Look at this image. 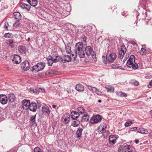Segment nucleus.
<instances>
[{"label": "nucleus", "mask_w": 152, "mask_h": 152, "mask_svg": "<svg viewBox=\"0 0 152 152\" xmlns=\"http://www.w3.org/2000/svg\"><path fill=\"white\" fill-rule=\"evenodd\" d=\"M26 49L24 47L22 46H19L18 48V51L20 53H25Z\"/></svg>", "instance_id": "f704fd0d"}, {"label": "nucleus", "mask_w": 152, "mask_h": 152, "mask_svg": "<svg viewBox=\"0 0 152 152\" xmlns=\"http://www.w3.org/2000/svg\"><path fill=\"white\" fill-rule=\"evenodd\" d=\"M42 111L45 115H48L50 114V111L47 106L42 107Z\"/></svg>", "instance_id": "5701e85b"}, {"label": "nucleus", "mask_w": 152, "mask_h": 152, "mask_svg": "<svg viewBox=\"0 0 152 152\" xmlns=\"http://www.w3.org/2000/svg\"><path fill=\"white\" fill-rule=\"evenodd\" d=\"M47 60L48 61V64L49 66H52L53 63L54 62V61L52 59L51 56H49L47 58Z\"/></svg>", "instance_id": "473e14b6"}, {"label": "nucleus", "mask_w": 152, "mask_h": 152, "mask_svg": "<svg viewBox=\"0 0 152 152\" xmlns=\"http://www.w3.org/2000/svg\"><path fill=\"white\" fill-rule=\"evenodd\" d=\"M58 152H64L63 151H58Z\"/></svg>", "instance_id": "338daca9"}, {"label": "nucleus", "mask_w": 152, "mask_h": 152, "mask_svg": "<svg viewBox=\"0 0 152 152\" xmlns=\"http://www.w3.org/2000/svg\"><path fill=\"white\" fill-rule=\"evenodd\" d=\"M85 52L86 55L88 56H90L94 51L93 49L90 46H88L86 47L85 49Z\"/></svg>", "instance_id": "4468645a"}, {"label": "nucleus", "mask_w": 152, "mask_h": 152, "mask_svg": "<svg viewBox=\"0 0 152 152\" xmlns=\"http://www.w3.org/2000/svg\"><path fill=\"white\" fill-rule=\"evenodd\" d=\"M130 146L129 145L128 147L127 148H126V149H127L125 151H124V150L123 151V152H133V150L130 149Z\"/></svg>", "instance_id": "58836bf2"}, {"label": "nucleus", "mask_w": 152, "mask_h": 152, "mask_svg": "<svg viewBox=\"0 0 152 152\" xmlns=\"http://www.w3.org/2000/svg\"><path fill=\"white\" fill-rule=\"evenodd\" d=\"M107 128L106 125L104 123L101 124L98 128L99 132L100 133H104L106 132Z\"/></svg>", "instance_id": "9b49d317"}, {"label": "nucleus", "mask_w": 152, "mask_h": 152, "mask_svg": "<svg viewBox=\"0 0 152 152\" xmlns=\"http://www.w3.org/2000/svg\"><path fill=\"white\" fill-rule=\"evenodd\" d=\"M21 67L24 71H26L30 69V64L27 61H26L22 63Z\"/></svg>", "instance_id": "1a4fd4ad"}, {"label": "nucleus", "mask_w": 152, "mask_h": 152, "mask_svg": "<svg viewBox=\"0 0 152 152\" xmlns=\"http://www.w3.org/2000/svg\"><path fill=\"white\" fill-rule=\"evenodd\" d=\"M83 45L82 42H79L76 43L75 45V51L80 58H83L85 57V53L83 49Z\"/></svg>", "instance_id": "f257e3e1"}, {"label": "nucleus", "mask_w": 152, "mask_h": 152, "mask_svg": "<svg viewBox=\"0 0 152 152\" xmlns=\"http://www.w3.org/2000/svg\"><path fill=\"white\" fill-rule=\"evenodd\" d=\"M94 88L95 91H96V92H99V91L95 88Z\"/></svg>", "instance_id": "680f3d73"}, {"label": "nucleus", "mask_w": 152, "mask_h": 152, "mask_svg": "<svg viewBox=\"0 0 152 152\" xmlns=\"http://www.w3.org/2000/svg\"><path fill=\"white\" fill-rule=\"evenodd\" d=\"M102 102L101 101V100L100 99H99L98 100V102H99V103H100L101 102Z\"/></svg>", "instance_id": "e2e57ef3"}, {"label": "nucleus", "mask_w": 152, "mask_h": 152, "mask_svg": "<svg viewBox=\"0 0 152 152\" xmlns=\"http://www.w3.org/2000/svg\"><path fill=\"white\" fill-rule=\"evenodd\" d=\"M55 72L54 70H50L48 72V73L50 75H54V74H55Z\"/></svg>", "instance_id": "09e8293b"}, {"label": "nucleus", "mask_w": 152, "mask_h": 152, "mask_svg": "<svg viewBox=\"0 0 152 152\" xmlns=\"http://www.w3.org/2000/svg\"><path fill=\"white\" fill-rule=\"evenodd\" d=\"M71 60V57L68 55H65L63 58V60L64 61V62H69Z\"/></svg>", "instance_id": "cd10ccee"}, {"label": "nucleus", "mask_w": 152, "mask_h": 152, "mask_svg": "<svg viewBox=\"0 0 152 152\" xmlns=\"http://www.w3.org/2000/svg\"><path fill=\"white\" fill-rule=\"evenodd\" d=\"M82 118L81 119V121L82 122L88 121L89 118V116L88 113H85L83 114Z\"/></svg>", "instance_id": "6ab92c4d"}, {"label": "nucleus", "mask_w": 152, "mask_h": 152, "mask_svg": "<svg viewBox=\"0 0 152 152\" xmlns=\"http://www.w3.org/2000/svg\"><path fill=\"white\" fill-rule=\"evenodd\" d=\"M78 113L80 115H83L85 113V110L83 107H79L77 109Z\"/></svg>", "instance_id": "7c9ffc66"}, {"label": "nucleus", "mask_w": 152, "mask_h": 152, "mask_svg": "<svg viewBox=\"0 0 152 152\" xmlns=\"http://www.w3.org/2000/svg\"><path fill=\"white\" fill-rule=\"evenodd\" d=\"M8 99L5 95H0V102L2 104H5L7 102Z\"/></svg>", "instance_id": "9d476101"}, {"label": "nucleus", "mask_w": 152, "mask_h": 152, "mask_svg": "<svg viewBox=\"0 0 152 152\" xmlns=\"http://www.w3.org/2000/svg\"><path fill=\"white\" fill-rule=\"evenodd\" d=\"M74 120L72 121V125L74 127H77L80 124V121L76 119H74Z\"/></svg>", "instance_id": "2f4dec72"}, {"label": "nucleus", "mask_w": 152, "mask_h": 152, "mask_svg": "<svg viewBox=\"0 0 152 152\" xmlns=\"http://www.w3.org/2000/svg\"><path fill=\"white\" fill-rule=\"evenodd\" d=\"M150 137H151V135H150Z\"/></svg>", "instance_id": "774afa93"}, {"label": "nucleus", "mask_w": 152, "mask_h": 152, "mask_svg": "<svg viewBox=\"0 0 152 152\" xmlns=\"http://www.w3.org/2000/svg\"><path fill=\"white\" fill-rule=\"evenodd\" d=\"M13 40L12 39H9L7 42V44L9 46V47L10 48H12L14 46V45L13 44Z\"/></svg>", "instance_id": "c756f323"}, {"label": "nucleus", "mask_w": 152, "mask_h": 152, "mask_svg": "<svg viewBox=\"0 0 152 152\" xmlns=\"http://www.w3.org/2000/svg\"><path fill=\"white\" fill-rule=\"evenodd\" d=\"M117 55L114 53H112L110 54L107 57L108 61L110 63L113 62L115 59Z\"/></svg>", "instance_id": "f8f14e48"}, {"label": "nucleus", "mask_w": 152, "mask_h": 152, "mask_svg": "<svg viewBox=\"0 0 152 152\" xmlns=\"http://www.w3.org/2000/svg\"><path fill=\"white\" fill-rule=\"evenodd\" d=\"M137 129V128L136 127H133L131 129V130L132 131H135Z\"/></svg>", "instance_id": "5fc2aeb1"}, {"label": "nucleus", "mask_w": 152, "mask_h": 152, "mask_svg": "<svg viewBox=\"0 0 152 152\" xmlns=\"http://www.w3.org/2000/svg\"><path fill=\"white\" fill-rule=\"evenodd\" d=\"M80 39L82 41H83L85 43H86V38L85 36L84 35L80 37Z\"/></svg>", "instance_id": "79ce46f5"}, {"label": "nucleus", "mask_w": 152, "mask_h": 152, "mask_svg": "<svg viewBox=\"0 0 152 152\" xmlns=\"http://www.w3.org/2000/svg\"><path fill=\"white\" fill-rule=\"evenodd\" d=\"M54 61V62L56 63L59 61L61 58V57L58 54H54L51 56Z\"/></svg>", "instance_id": "a211bd4d"}, {"label": "nucleus", "mask_w": 152, "mask_h": 152, "mask_svg": "<svg viewBox=\"0 0 152 152\" xmlns=\"http://www.w3.org/2000/svg\"><path fill=\"white\" fill-rule=\"evenodd\" d=\"M69 113H67L64 115L62 117L61 121L63 123L66 124L69 122Z\"/></svg>", "instance_id": "423d86ee"}, {"label": "nucleus", "mask_w": 152, "mask_h": 152, "mask_svg": "<svg viewBox=\"0 0 152 152\" xmlns=\"http://www.w3.org/2000/svg\"><path fill=\"white\" fill-rule=\"evenodd\" d=\"M76 90L79 91H83L84 90V86L80 84H77L75 86Z\"/></svg>", "instance_id": "a878e982"}, {"label": "nucleus", "mask_w": 152, "mask_h": 152, "mask_svg": "<svg viewBox=\"0 0 152 152\" xmlns=\"http://www.w3.org/2000/svg\"><path fill=\"white\" fill-rule=\"evenodd\" d=\"M132 124V122L131 121L127 122L125 123V125L126 127H128L131 126Z\"/></svg>", "instance_id": "8fccbe9b"}, {"label": "nucleus", "mask_w": 152, "mask_h": 152, "mask_svg": "<svg viewBox=\"0 0 152 152\" xmlns=\"http://www.w3.org/2000/svg\"><path fill=\"white\" fill-rule=\"evenodd\" d=\"M80 116V114L77 112L73 111L71 113V117L73 119H75Z\"/></svg>", "instance_id": "412c9836"}, {"label": "nucleus", "mask_w": 152, "mask_h": 152, "mask_svg": "<svg viewBox=\"0 0 152 152\" xmlns=\"http://www.w3.org/2000/svg\"><path fill=\"white\" fill-rule=\"evenodd\" d=\"M52 107L53 108H56V106L55 105H53L52 106Z\"/></svg>", "instance_id": "052dcab7"}, {"label": "nucleus", "mask_w": 152, "mask_h": 152, "mask_svg": "<svg viewBox=\"0 0 152 152\" xmlns=\"http://www.w3.org/2000/svg\"><path fill=\"white\" fill-rule=\"evenodd\" d=\"M102 60L103 62L105 64H107V57L106 56H102Z\"/></svg>", "instance_id": "a19ab883"}, {"label": "nucleus", "mask_w": 152, "mask_h": 152, "mask_svg": "<svg viewBox=\"0 0 152 152\" xmlns=\"http://www.w3.org/2000/svg\"><path fill=\"white\" fill-rule=\"evenodd\" d=\"M83 130V129L81 128H79L77 130L76 132V134L77 135V137H79L81 136Z\"/></svg>", "instance_id": "e433bc0d"}, {"label": "nucleus", "mask_w": 152, "mask_h": 152, "mask_svg": "<svg viewBox=\"0 0 152 152\" xmlns=\"http://www.w3.org/2000/svg\"><path fill=\"white\" fill-rule=\"evenodd\" d=\"M140 51L141 53H142V54L143 55H144L146 52L145 49L143 48H141Z\"/></svg>", "instance_id": "de8ad7c7"}, {"label": "nucleus", "mask_w": 152, "mask_h": 152, "mask_svg": "<svg viewBox=\"0 0 152 152\" xmlns=\"http://www.w3.org/2000/svg\"><path fill=\"white\" fill-rule=\"evenodd\" d=\"M130 43L133 45L137 44V43L135 42L132 41H131L130 42Z\"/></svg>", "instance_id": "6e6d98bb"}, {"label": "nucleus", "mask_w": 152, "mask_h": 152, "mask_svg": "<svg viewBox=\"0 0 152 152\" xmlns=\"http://www.w3.org/2000/svg\"><path fill=\"white\" fill-rule=\"evenodd\" d=\"M34 152H42V151L38 147H36L34 149Z\"/></svg>", "instance_id": "a18cd8bd"}, {"label": "nucleus", "mask_w": 152, "mask_h": 152, "mask_svg": "<svg viewBox=\"0 0 152 152\" xmlns=\"http://www.w3.org/2000/svg\"><path fill=\"white\" fill-rule=\"evenodd\" d=\"M116 94L118 96L126 97L127 96V94L125 93H123L121 91H118Z\"/></svg>", "instance_id": "c9c22d12"}, {"label": "nucleus", "mask_w": 152, "mask_h": 152, "mask_svg": "<svg viewBox=\"0 0 152 152\" xmlns=\"http://www.w3.org/2000/svg\"><path fill=\"white\" fill-rule=\"evenodd\" d=\"M12 34H10L9 33H5L4 36V37L7 38H10L11 37Z\"/></svg>", "instance_id": "c03bdc74"}, {"label": "nucleus", "mask_w": 152, "mask_h": 152, "mask_svg": "<svg viewBox=\"0 0 152 152\" xmlns=\"http://www.w3.org/2000/svg\"><path fill=\"white\" fill-rule=\"evenodd\" d=\"M9 26V24L7 23H4V28L6 30H8V26Z\"/></svg>", "instance_id": "3c124183"}, {"label": "nucleus", "mask_w": 152, "mask_h": 152, "mask_svg": "<svg viewBox=\"0 0 152 152\" xmlns=\"http://www.w3.org/2000/svg\"><path fill=\"white\" fill-rule=\"evenodd\" d=\"M117 63L115 62L114 64H112V67L114 69H118V66H117Z\"/></svg>", "instance_id": "49530a36"}, {"label": "nucleus", "mask_w": 152, "mask_h": 152, "mask_svg": "<svg viewBox=\"0 0 152 152\" xmlns=\"http://www.w3.org/2000/svg\"><path fill=\"white\" fill-rule=\"evenodd\" d=\"M7 97L8 100L10 102H13L15 99V95L12 93L9 94Z\"/></svg>", "instance_id": "f3484780"}, {"label": "nucleus", "mask_w": 152, "mask_h": 152, "mask_svg": "<svg viewBox=\"0 0 152 152\" xmlns=\"http://www.w3.org/2000/svg\"><path fill=\"white\" fill-rule=\"evenodd\" d=\"M135 142L136 144H137L139 142V140H135Z\"/></svg>", "instance_id": "bf43d9fd"}, {"label": "nucleus", "mask_w": 152, "mask_h": 152, "mask_svg": "<svg viewBox=\"0 0 152 152\" xmlns=\"http://www.w3.org/2000/svg\"><path fill=\"white\" fill-rule=\"evenodd\" d=\"M29 91L31 93L35 94H37L40 92H45V89L39 87L36 88L34 89L31 88H30Z\"/></svg>", "instance_id": "6e6552de"}, {"label": "nucleus", "mask_w": 152, "mask_h": 152, "mask_svg": "<svg viewBox=\"0 0 152 152\" xmlns=\"http://www.w3.org/2000/svg\"><path fill=\"white\" fill-rule=\"evenodd\" d=\"M12 61L16 64H19L21 62V57L17 55H15L13 57Z\"/></svg>", "instance_id": "ddd939ff"}, {"label": "nucleus", "mask_w": 152, "mask_h": 152, "mask_svg": "<svg viewBox=\"0 0 152 152\" xmlns=\"http://www.w3.org/2000/svg\"><path fill=\"white\" fill-rule=\"evenodd\" d=\"M45 66V64L44 63L39 62L37 63L36 65L33 66L31 71L33 72L34 71L38 72L43 69Z\"/></svg>", "instance_id": "7ed1b4c3"}, {"label": "nucleus", "mask_w": 152, "mask_h": 152, "mask_svg": "<svg viewBox=\"0 0 152 152\" xmlns=\"http://www.w3.org/2000/svg\"><path fill=\"white\" fill-rule=\"evenodd\" d=\"M107 91L110 92H113L114 90V88L112 86H107L105 87Z\"/></svg>", "instance_id": "72a5a7b5"}, {"label": "nucleus", "mask_w": 152, "mask_h": 152, "mask_svg": "<svg viewBox=\"0 0 152 152\" xmlns=\"http://www.w3.org/2000/svg\"><path fill=\"white\" fill-rule=\"evenodd\" d=\"M131 83L135 86H137L139 85V82L134 80H131Z\"/></svg>", "instance_id": "37998d69"}, {"label": "nucleus", "mask_w": 152, "mask_h": 152, "mask_svg": "<svg viewBox=\"0 0 152 152\" xmlns=\"http://www.w3.org/2000/svg\"><path fill=\"white\" fill-rule=\"evenodd\" d=\"M91 56H92L91 60L93 62H95L97 60V58L96 57L95 53L94 52V53L91 54Z\"/></svg>", "instance_id": "4c0bfd02"}, {"label": "nucleus", "mask_w": 152, "mask_h": 152, "mask_svg": "<svg viewBox=\"0 0 152 152\" xmlns=\"http://www.w3.org/2000/svg\"><path fill=\"white\" fill-rule=\"evenodd\" d=\"M30 40V38H28V41Z\"/></svg>", "instance_id": "0e129e2a"}, {"label": "nucleus", "mask_w": 152, "mask_h": 152, "mask_svg": "<svg viewBox=\"0 0 152 152\" xmlns=\"http://www.w3.org/2000/svg\"><path fill=\"white\" fill-rule=\"evenodd\" d=\"M116 137L115 136L111 135L109 137V141L110 144L113 145L115 144L116 142Z\"/></svg>", "instance_id": "aec40b11"}, {"label": "nucleus", "mask_w": 152, "mask_h": 152, "mask_svg": "<svg viewBox=\"0 0 152 152\" xmlns=\"http://www.w3.org/2000/svg\"><path fill=\"white\" fill-rule=\"evenodd\" d=\"M70 43H68L66 45H65V48L66 52L67 53H70L71 52V48Z\"/></svg>", "instance_id": "c85d7f7f"}, {"label": "nucleus", "mask_w": 152, "mask_h": 152, "mask_svg": "<svg viewBox=\"0 0 152 152\" xmlns=\"http://www.w3.org/2000/svg\"><path fill=\"white\" fill-rule=\"evenodd\" d=\"M27 2L31 6L35 7L37 4V0H26Z\"/></svg>", "instance_id": "b1692460"}, {"label": "nucleus", "mask_w": 152, "mask_h": 152, "mask_svg": "<svg viewBox=\"0 0 152 152\" xmlns=\"http://www.w3.org/2000/svg\"><path fill=\"white\" fill-rule=\"evenodd\" d=\"M88 88L91 90H93V88L91 87V86H89L88 87Z\"/></svg>", "instance_id": "13d9d810"}, {"label": "nucleus", "mask_w": 152, "mask_h": 152, "mask_svg": "<svg viewBox=\"0 0 152 152\" xmlns=\"http://www.w3.org/2000/svg\"><path fill=\"white\" fill-rule=\"evenodd\" d=\"M126 48L125 46H122L121 47L120 50L119 51L118 58L122 59L126 53Z\"/></svg>", "instance_id": "20e7f679"}, {"label": "nucleus", "mask_w": 152, "mask_h": 152, "mask_svg": "<svg viewBox=\"0 0 152 152\" xmlns=\"http://www.w3.org/2000/svg\"><path fill=\"white\" fill-rule=\"evenodd\" d=\"M19 20H18L15 23H14L13 24V26L15 27H17L20 25V23L19 21Z\"/></svg>", "instance_id": "ea45409f"}, {"label": "nucleus", "mask_w": 152, "mask_h": 152, "mask_svg": "<svg viewBox=\"0 0 152 152\" xmlns=\"http://www.w3.org/2000/svg\"><path fill=\"white\" fill-rule=\"evenodd\" d=\"M118 69H122V70H124V69L121 66H118Z\"/></svg>", "instance_id": "4d7b16f0"}, {"label": "nucleus", "mask_w": 152, "mask_h": 152, "mask_svg": "<svg viewBox=\"0 0 152 152\" xmlns=\"http://www.w3.org/2000/svg\"><path fill=\"white\" fill-rule=\"evenodd\" d=\"M148 86V88L152 87V80L149 83V84Z\"/></svg>", "instance_id": "864d4df0"}, {"label": "nucleus", "mask_w": 152, "mask_h": 152, "mask_svg": "<svg viewBox=\"0 0 152 152\" xmlns=\"http://www.w3.org/2000/svg\"><path fill=\"white\" fill-rule=\"evenodd\" d=\"M126 65L129 68L132 67L134 69H137L138 66L135 62L134 56V55H131L130 56L127 61Z\"/></svg>", "instance_id": "f03ea898"}, {"label": "nucleus", "mask_w": 152, "mask_h": 152, "mask_svg": "<svg viewBox=\"0 0 152 152\" xmlns=\"http://www.w3.org/2000/svg\"><path fill=\"white\" fill-rule=\"evenodd\" d=\"M30 111L33 112L36 111L37 109V104L35 102H32L30 103L29 108Z\"/></svg>", "instance_id": "2eb2a0df"}, {"label": "nucleus", "mask_w": 152, "mask_h": 152, "mask_svg": "<svg viewBox=\"0 0 152 152\" xmlns=\"http://www.w3.org/2000/svg\"><path fill=\"white\" fill-rule=\"evenodd\" d=\"M75 54L74 53H72V57H73V58L74 59V60H75L77 56V53H76V52L75 51Z\"/></svg>", "instance_id": "603ef678"}, {"label": "nucleus", "mask_w": 152, "mask_h": 152, "mask_svg": "<svg viewBox=\"0 0 152 152\" xmlns=\"http://www.w3.org/2000/svg\"><path fill=\"white\" fill-rule=\"evenodd\" d=\"M0 118L1 119H2V116H1V115H0Z\"/></svg>", "instance_id": "69168bd1"}, {"label": "nucleus", "mask_w": 152, "mask_h": 152, "mask_svg": "<svg viewBox=\"0 0 152 152\" xmlns=\"http://www.w3.org/2000/svg\"><path fill=\"white\" fill-rule=\"evenodd\" d=\"M102 120V117L98 115L94 116L91 120V122L92 124L97 123L100 122Z\"/></svg>", "instance_id": "39448f33"}, {"label": "nucleus", "mask_w": 152, "mask_h": 152, "mask_svg": "<svg viewBox=\"0 0 152 152\" xmlns=\"http://www.w3.org/2000/svg\"><path fill=\"white\" fill-rule=\"evenodd\" d=\"M36 115L31 116L30 119V124L31 126H36L37 124L36 122Z\"/></svg>", "instance_id": "dca6fc26"}, {"label": "nucleus", "mask_w": 152, "mask_h": 152, "mask_svg": "<svg viewBox=\"0 0 152 152\" xmlns=\"http://www.w3.org/2000/svg\"><path fill=\"white\" fill-rule=\"evenodd\" d=\"M30 104V101L26 99L23 100L22 106L23 109L24 110H27L29 108Z\"/></svg>", "instance_id": "0eeeda50"}, {"label": "nucleus", "mask_w": 152, "mask_h": 152, "mask_svg": "<svg viewBox=\"0 0 152 152\" xmlns=\"http://www.w3.org/2000/svg\"><path fill=\"white\" fill-rule=\"evenodd\" d=\"M20 7L24 10H25L29 11L30 10V7L28 5L24 3H22L20 4Z\"/></svg>", "instance_id": "4be33fe9"}, {"label": "nucleus", "mask_w": 152, "mask_h": 152, "mask_svg": "<svg viewBox=\"0 0 152 152\" xmlns=\"http://www.w3.org/2000/svg\"><path fill=\"white\" fill-rule=\"evenodd\" d=\"M21 15L18 12H15L13 13V17L16 19L20 20L21 18Z\"/></svg>", "instance_id": "bb28decb"}, {"label": "nucleus", "mask_w": 152, "mask_h": 152, "mask_svg": "<svg viewBox=\"0 0 152 152\" xmlns=\"http://www.w3.org/2000/svg\"><path fill=\"white\" fill-rule=\"evenodd\" d=\"M137 131L143 134H148L149 133L147 129L142 128L138 129Z\"/></svg>", "instance_id": "393cba45"}]
</instances>
